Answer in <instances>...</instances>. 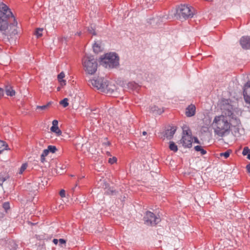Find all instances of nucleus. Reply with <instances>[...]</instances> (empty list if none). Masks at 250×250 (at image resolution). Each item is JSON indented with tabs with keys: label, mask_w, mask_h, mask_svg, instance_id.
Instances as JSON below:
<instances>
[{
	"label": "nucleus",
	"mask_w": 250,
	"mask_h": 250,
	"mask_svg": "<svg viewBox=\"0 0 250 250\" xmlns=\"http://www.w3.org/2000/svg\"><path fill=\"white\" fill-rule=\"evenodd\" d=\"M221 110L222 114L214 117L212 126L215 134L222 137L231 131L233 120H235L237 125L240 124V122L237 117L234 116L231 104H223L221 106Z\"/></svg>",
	"instance_id": "nucleus-1"
},
{
	"label": "nucleus",
	"mask_w": 250,
	"mask_h": 250,
	"mask_svg": "<svg viewBox=\"0 0 250 250\" xmlns=\"http://www.w3.org/2000/svg\"><path fill=\"white\" fill-rule=\"evenodd\" d=\"M12 13L4 3L0 4V31L7 37H12L18 33L17 22L12 23Z\"/></svg>",
	"instance_id": "nucleus-2"
},
{
	"label": "nucleus",
	"mask_w": 250,
	"mask_h": 250,
	"mask_svg": "<svg viewBox=\"0 0 250 250\" xmlns=\"http://www.w3.org/2000/svg\"><path fill=\"white\" fill-rule=\"evenodd\" d=\"M82 65L88 74H94L97 71L98 63L92 56H84L82 59Z\"/></svg>",
	"instance_id": "nucleus-3"
},
{
	"label": "nucleus",
	"mask_w": 250,
	"mask_h": 250,
	"mask_svg": "<svg viewBox=\"0 0 250 250\" xmlns=\"http://www.w3.org/2000/svg\"><path fill=\"white\" fill-rule=\"evenodd\" d=\"M119 58L114 53L106 54L101 59V63L105 67L113 68L118 65Z\"/></svg>",
	"instance_id": "nucleus-4"
},
{
	"label": "nucleus",
	"mask_w": 250,
	"mask_h": 250,
	"mask_svg": "<svg viewBox=\"0 0 250 250\" xmlns=\"http://www.w3.org/2000/svg\"><path fill=\"white\" fill-rule=\"evenodd\" d=\"M90 83L93 86L102 92H105L108 85V82L106 79L99 77L91 79Z\"/></svg>",
	"instance_id": "nucleus-5"
},
{
	"label": "nucleus",
	"mask_w": 250,
	"mask_h": 250,
	"mask_svg": "<svg viewBox=\"0 0 250 250\" xmlns=\"http://www.w3.org/2000/svg\"><path fill=\"white\" fill-rule=\"evenodd\" d=\"M176 14L179 19H184L191 18L193 15L191 7L185 4L179 6L176 10Z\"/></svg>",
	"instance_id": "nucleus-6"
},
{
	"label": "nucleus",
	"mask_w": 250,
	"mask_h": 250,
	"mask_svg": "<svg viewBox=\"0 0 250 250\" xmlns=\"http://www.w3.org/2000/svg\"><path fill=\"white\" fill-rule=\"evenodd\" d=\"M192 141L193 138L190 130L184 129L182 139L180 141V143L184 147L190 148L192 146Z\"/></svg>",
	"instance_id": "nucleus-7"
},
{
	"label": "nucleus",
	"mask_w": 250,
	"mask_h": 250,
	"mask_svg": "<svg viewBox=\"0 0 250 250\" xmlns=\"http://www.w3.org/2000/svg\"><path fill=\"white\" fill-rule=\"evenodd\" d=\"M145 224L147 226H154L157 224L160 219L150 211H147L144 218Z\"/></svg>",
	"instance_id": "nucleus-8"
},
{
	"label": "nucleus",
	"mask_w": 250,
	"mask_h": 250,
	"mask_svg": "<svg viewBox=\"0 0 250 250\" xmlns=\"http://www.w3.org/2000/svg\"><path fill=\"white\" fill-rule=\"evenodd\" d=\"M177 128L175 126H168L167 129L164 133L163 136L162 137L163 140L171 139L176 131Z\"/></svg>",
	"instance_id": "nucleus-9"
},
{
	"label": "nucleus",
	"mask_w": 250,
	"mask_h": 250,
	"mask_svg": "<svg viewBox=\"0 0 250 250\" xmlns=\"http://www.w3.org/2000/svg\"><path fill=\"white\" fill-rule=\"evenodd\" d=\"M243 95L245 102L250 104V81L248 82L244 85Z\"/></svg>",
	"instance_id": "nucleus-10"
},
{
	"label": "nucleus",
	"mask_w": 250,
	"mask_h": 250,
	"mask_svg": "<svg viewBox=\"0 0 250 250\" xmlns=\"http://www.w3.org/2000/svg\"><path fill=\"white\" fill-rule=\"evenodd\" d=\"M240 43L243 48L250 49V37H242L240 40Z\"/></svg>",
	"instance_id": "nucleus-11"
},
{
	"label": "nucleus",
	"mask_w": 250,
	"mask_h": 250,
	"mask_svg": "<svg viewBox=\"0 0 250 250\" xmlns=\"http://www.w3.org/2000/svg\"><path fill=\"white\" fill-rule=\"evenodd\" d=\"M58 121L54 120L52 122V126L50 128V130L56 134V136H60L62 135V132L58 127Z\"/></svg>",
	"instance_id": "nucleus-12"
},
{
	"label": "nucleus",
	"mask_w": 250,
	"mask_h": 250,
	"mask_svg": "<svg viewBox=\"0 0 250 250\" xmlns=\"http://www.w3.org/2000/svg\"><path fill=\"white\" fill-rule=\"evenodd\" d=\"M195 106L192 104H191L186 108V115L187 117L193 116L195 115Z\"/></svg>",
	"instance_id": "nucleus-13"
},
{
	"label": "nucleus",
	"mask_w": 250,
	"mask_h": 250,
	"mask_svg": "<svg viewBox=\"0 0 250 250\" xmlns=\"http://www.w3.org/2000/svg\"><path fill=\"white\" fill-rule=\"evenodd\" d=\"M5 92L7 96H13L15 95V91L10 85L5 86Z\"/></svg>",
	"instance_id": "nucleus-14"
},
{
	"label": "nucleus",
	"mask_w": 250,
	"mask_h": 250,
	"mask_svg": "<svg viewBox=\"0 0 250 250\" xmlns=\"http://www.w3.org/2000/svg\"><path fill=\"white\" fill-rule=\"evenodd\" d=\"M93 51L96 53H98L102 51L103 48L101 42H95L93 45Z\"/></svg>",
	"instance_id": "nucleus-15"
},
{
	"label": "nucleus",
	"mask_w": 250,
	"mask_h": 250,
	"mask_svg": "<svg viewBox=\"0 0 250 250\" xmlns=\"http://www.w3.org/2000/svg\"><path fill=\"white\" fill-rule=\"evenodd\" d=\"M8 147L7 144L5 142L0 140V153L4 150H7Z\"/></svg>",
	"instance_id": "nucleus-16"
},
{
	"label": "nucleus",
	"mask_w": 250,
	"mask_h": 250,
	"mask_svg": "<svg viewBox=\"0 0 250 250\" xmlns=\"http://www.w3.org/2000/svg\"><path fill=\"white\" fill-rule=\"evenodd\" d=\"M169 148L170 150L173 151L174 152H177L178 150L177 146L175 145V144L172 141L169 142Z\"/></svg>",
	"instance_id": "nucleus-17"
},
{
	"label": "nucleus",
	"mask_w": 250,
	"mask_h": 250,
	"mask_svg": "<svg viewBox=\"0 0 250 250\" xmlns=\"http://www.w3.org/2000/svg\"><path fill=\"white\" fill-rule=\"evenodd\" d=\"M151 111L156 114H160L164 112L163 109L158 108L156 106H154L151 108Z\"/></svg>",
	"instance_id": "nucleus-18"
},
{
	"label": "nucleus",
	"mask_w": 250,
	"mask_h": 250,
	"mask_svg": "<svg viewBox=\"0 0 250 250\" xmlns=\"http://www.w3.org/2000/svg\"><path fill=\"white\" fill-rule=\"evenodd\" d=\"M242 154L243 155H247V158L250 160V149L248 147H245L243 149Z\"/></svg>",
	"instance_id": "nucleus-19"
},
{
	"label": "nucleus",
	"mask_w": 250,
	"mask_h": 250,
	"mask_svg": "<svg viewBox=\"0 0 250 250\" xmlns=\"http://www.w3.org/2000/svg\"><path fill=\"white\" fill-rule=\"evenodd\" d=\"M232 152V151L230 149H228L227 151H226V152H223V153H220V157H224V158L225 159H227L228 158L229 155H230V154Z\"/></svg>",
	"instance_id": "nucleus-20"
},
{
	"label": "nucleus",
	"mask_w": 250,
	"mask_h": 250,
	"mask_svg": "<svg viewBox=\"0 0 250 250\" xmlns=\"http://www.w3.org/2000/svg\"><path fill=\"white\" fill-rule=\"evenodd\" d=\"M50 104H51V103L49 102L46 105H42V106L37 105L36 107V109H41L42 110H45L48 109V108L49 107Z\"/></svg>",
	"instance_id": "nucleus-21"
},
{
	"label": "nucleus",
	"mask_w": 250,
	"mask_h": 250,
	"mask_svg": "<svg viewBox=\"0 0 250 250\" xmlns=\"http://www.w3.org/2000/svg\"><path fill=\"white\" fill-rule=\"evenodd\" d=\"M194 149L196 151H200L202 155H204L207 153V151L200 146H195Z\"/></svg>",
	"instance_id": "nucleus-22"
},
{
	"label": "nucleus",
	"mask_w": 250,
	"mask_h": 250,
	"mask_svg": "<svg viewBox=\"0 0 250 250\" xmlns=\"http://www.w3.org/2000/svg\"><path fill=\"white\" fill-rule=\"evenodd\" d=\"M48 154V150L44 149L43 151V152L41 156V161L42 163H43L45 161V157L46 156H47Z\"/></svg>",
	"instance_id": "nucleus-23"
},
{
	"label": "nucleus",
	"mask_w": 250,
	"mask_h": 250,
	"mask_svg": "<svg viewBox=\"0 0 250 250\" xmlns=\"http://www.w3.org/2000/svg\"><path fill=\"white\" fill-rule=\"evenodd\" d=\"M45 150H48V153H49V152H51L54 153L57 151V149L55 146H48L47 149H46Z\"/></svg>",
	"instance_id": "nucleus-24"
},
{
	"label": "nucleus",
	"mask_w": 250,
	"mask_h": 250,
	"mask_svg": "<svg viewBox=\"0 0 250 250\" xmlns=\"http://www.w3.org/2000/svg\"><path fill=\"white\" fill-rule=\"evenodd\" d=\"M68 99L64 98L60 102V104L62 105L64 107H66L68 105Z\"/></svg>",
	"instance_id": "nucleus-25"
},
{
	"label": "nucleus",
	"mask_w": 250,
	"mask_h": 250,
	"mask_svg": "<svg viewBox=\"0 0 250 250\" xmlns=\"http://www.w3.org/2000/svg\"><path fill=\"white\" fill-rule=\"evenodd\" d=\"M9 178L8 174H6L4 176L0 177V185L2 186L3 182Z\"/></svg>",
	"instance_id": "nucleus-26"
},
{
	"label": "nucleus",
	"mask_w": 250,
	"mask_h": 250,
	"mask_svg": "<svg viewBox=\"0 0 250 250\" xmlns=\"http://www.w3.org/2000/svg\"><path fill=\"white\" fill-rule=\"evenodd\" d=\"M27 167V164L26 163L23 164L20 168L19 171V174H21L23 171L26 169Z\"/></svg>",
	"instance_id": "nucleus-27"
},
{
	"label": "nucleus",
	"mask_w": 250,
	"mask_h": 250,
	"mask_svg": "<svg viewBox=\"0 0 250 250\" xmlns=\"http://www.w3.org/2000/svg\"><path fill=\"white\" fill-rule=\"evenodd\" d=\"M43 31V28H38L36 31V35L38 38L41 37L42 36V32Z\"/></svg>",
	"instance_id": "nucleus-28"
},
{
	"label": "nucleus",
	"mask_w": 250,
	"mask_h": 250,
	"mask_svg": "<svg viewBox=\"0 0 250 250\" xmlns=\"http://www.w3.org/2000/svg\"><path fill=\"white\" fill-rule=\"evenodd\" d=\"M117 162V158L115 157L110 158L108 159V163L110 164H113Z\"/></svg>",
	"instance_id": "nucleus-29"
},
{
	"label": "nucleus",
	"mask_w": 250,
	"mask_h": 250,
	"mask_svg": "<svg viewBox=\"0 0 250 250\" xmlns=\"http://www.w3.org/2000/svg\"><path fill=\"white\" fill-rule=\"evenodd\" d=\"M64 77H65V74H64V72H61L58 75V81H61V80H63V78H64Z\"/></svg>",
	"instance_id": "nucleus-30"
},
{
	"label": "nucleus",
	"mask_w": 250,
	"mask_h": 250,
	"mask_svg": "<svg viewBox=\"0 0 250 250\" xmlns=\"http://www.w3.org/2000/svg\"><path fill=\"white\" fill-rule=\"evenodd\" d=\"M3 208L5 210H8L10 208V205L8 202H5L3 204Z\"/></svg>",
	"instance_id": "nucleus-31"
},
{
	"label": "nucleus",
	"mask_w": 250,
	"mask_h": 250,
	"mask_svg": "<svg viewBox=\"0 0 250 250\" xmlns=\"http://www.w3.org/2000/svg\"><path fill=\"white\" fill-rule=\"evenodd\" d=\"M88 31L90 34H92L93 35H96V34L94 29L92 27L88 28Z\"/></svg>",
	"instance_id": "nucleus-32"
},
{
	"label": "nucleus",
	"mask_w": 250,
	"mask_h": 250,
	"mask_svg": "<svg viewBox=\"0 0 250 250\" xmlns=\"http://www.w3.org/2000/svg\"><path fill=\"white\" fill-rule=\"evenodd\" d=\"M60 195L62 197H64L65 196V190L64 189H62L60 191Z\"/></svg>",
	"instance_id": "nucleus-33"
},
{
	"label": "nucleus",
	"mask_w": 250,
	"mask_h": 250,
	"mask_svg": "<svg viewBox=\"0 0 250 250\" xmlns=\"http://www.w3.org/2000/svg\"><path fill=\"white\" fill-rule=\"evenodd\" d=\"M59 82L62 86H63L66 84V81L64 80H61V81H59Z\"/></svg>",
	"instance_id": "nucleus-34"
},
{
	"label": "nucleus",
	"mask_w": 250,
	"mask_h": 250,
	"mask_svg": "<svg viewBox=\"0 0 250 250\" xmlns=\"http://www.w3.org/2000/svg\"><path fill=\"white\" fill-rule=\"evenodd\" d=\"M59 241V242L62 244H65V243H66L65 240L63 239H60Z\"/></svg>",
	"instance_id": "nucleus-35"
},
{
	"label": "nucleus",
	"mask_w": 250,
	"mask_h": 250,
	"mask_svg": "<svg viewBox=\"0 0 250 250\" xmlns=\"http://www.w3.org/2000/svg\"><path fill=\"white\" fill-rule=\"evenodd\" d=\"M4 94V90L3 89L0 88V97H2Z\"/></svg>",
	"instance_id": "nucleus-36"
},
{
	"label": "nucleus",
	"mask_w": 250,
	"mask_h": 250,
	"mask_svg": "<svg viewBox=\"0 0 250 250\" xmlns=\"http://www.w3.org/2000/svg\"><path fill=\"white\" fill-rule=\"evenodd\" d=\"M194 142L196 143L199 144V141L197 137H194Z\"/></svg>",
	"instance_id": "nucleus-37"
},
{
	"label": "nucleus",
	"mask_w": 250,
	"mask_h": 250,
	"mask_svg": "<svg viewBox=\"0 0 250 250\" xmlns=\"http://www.w3.org/2000/svg\"><path fill=\"white\" fill-rule=\"evenodd\" d=\"M246 167L248 172L250 173V163Z\"/></svg>",
	"instance_id": "nucleus-38"
},
{
	"label": "nucleus",
	"mask_w": 250,
	"mask_h": 250,
	"mask_svg": "<svg viewBox=\"0 0 250 250\" xmlns=\"http://www.w3.org/2000/svg\"><path fill=\"white\" fill-rule=\"evenodd\" d=\"M157 0H146V1H147L148 2L150 3H152L156 1H157Z\"/></svg>",
	"instance_id": "nucleus-39"
},
{
	"label": "nucleus",
	"mask_w": 250,
	"mask_h": 250,
	"mask_svg": "<svg viewBox=\"0 0 250 250\" xmlns=\"http://www.w3.org/2000/svg\"><path fill=\"white\" fill-rule=\"evenodd\" d=\"M53 242L55 244L57 245L58 242V240L57 239H54L53 240Z\"/></svg>",
	"instance_id": "nucleus-40"
},
{
	"label": "nucleus",
	"mask_w": 250,
	"mask_h": 250,
	"mask_svg": "<svg viewBox=\"0 0 250 250\" xmlns=\"http://www.w3.org/2000/svg\"><path fill=\"white\" fill-rule=\"evenodd\" d=\"M105 145L109 146L110 145V143L108 141H107L106 143H104Z\"/></svg>",
	"instance_id": "nucleus-41"
},
{
	"label": "nucleus",
	"mask_w": 250,
	"mask_h": 250,
	"mask_svg": "<svg viewBox=\"0 0 250 250\" xmlns=\"http://www.w3.org/2000/svg\"><path fill=\"white\" fill-rule=\"evenodd\" d=\"M146 131H143V135H146Z\"/></svg>",
	"instance_id": "nucleus-42"
},
{
	"label": "nucleus",
	"mask_w": 250,
	"mask_h": 250,
	"mask_svg": "<svg viewBox=\"0 0 250 250\" xmlns=\"http://www.w3.org/2000/svg\"><path fill=\"white\" fill-rule=\"evenodd\" d=\"M60 89H61V88H60V87H58L57 88V90H58V91H60Z\"/></svg>",
	"instance_id": "nucleus-43"
}]
</instances>
